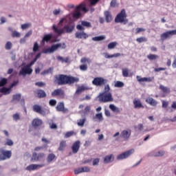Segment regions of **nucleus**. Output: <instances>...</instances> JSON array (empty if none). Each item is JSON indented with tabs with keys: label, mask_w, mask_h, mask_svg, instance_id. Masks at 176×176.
<instances>
[{
	"label": "nucleus",
	"mask_w": 176,
	"mask_h": 176,
	"mask_svg": "<svg viewBox=\"0 0 176 176\" xmlns=\"http://www.w3.org/2000/svg\"><path fill=\"white\" fill-rule=\"evenodd\" d=\"M98 1L100 0H85L82 3L76 7L72 14L73 19L78 20V19L82 16L80 12H83V13H87V12H89V9L86 8L89 3L90 6H94V5L98 3Z\"/></svg>",
	"instance_id": "1"
},
{
	"label": "nucleus",
	"mask_w": 176,
	"mask_h": 176,
	"mask_svg": "<svg viewBox=\"0 0 176 176\" xmlns=\"http://www.w3.org/2000/svg\"><path fill=\"white\" fill-rule=\"evenodd\" d=\"M79 78L68 76L65 74H57L54 76V83L58 86H63V85H74L78 83Z\"/></svg>",
	"instance_id": "2"
},
{
	"label": "nucleus",
	"mask_w": 176,
	"mask_h": 176,
	"mask_svg": "<svg viewBox=\"0 0 176 176\" xmlns=\"http://www.w3.org/2000/svg\"><path fill=\"white\" fill-rule=\"evenodd\" d=\"M54 32L57 34L58 36H61L63 34H71L75 30V23L69 22L67 25H65L63 28H58L56 25H52Z\"/></svg>",
	"instance_id": "3"
},
{
	"label": "nucleus",
	"mask_w": 176,
	"mask_h": 176,
	"mask_svg": "<svg viewBox=\"0 0 176 176\" xmlns=\"http://www.w3.org/2000/svg\"><path fill=\"white\" fill-rule=\"evenodd\" d=\"M115 23H123V24H127V23H129L126 10L122 9L120 12L117 14L115 18Z\"/></svg>",
	"instance_id": "4"
},
{
	"label": "nucleus",
	"mask_w": 176,
	"mask_h": 176,
	"mask_svg": "<svg viewBox=\"0 0 176 176\" xmlns=\"http://www.w3.org/2000/svg\"><path fill=\"white\" fill-rule=\"evenodd\" d=\"M98 98L100 102H112L113 101L111 93H101L98 96Z\"/></svg>",
	"instance_id": "5"
},
{
	"label": "nucleus",
	"mask_w": 176,
	"mask_h": 176,
	"mask_svg": "<svg viewBox=\"0 0 176 176\" xmlns=\"http://www.w3.org/2000/svg\"><path fill=\"white\" fill-rule=\"evenodd\" d=\"M60 47H62V49H65V43H58L53 45L51 46V47L43 50V53H44V54H47V53H54L56 52V50H57V49H60Z\"/></svg>",
	"instance_id": "6"
},
{
	"label": "nucleus",
	"mask_w": 176,
	"mask_h": 176,
	"mask_svg": "<svg viewBox=\"0 0 176 176\" xmlns=\"http://www.w3.org/2000/svg\"><path fill=\"white\" fill-rule=\"evenodd\" d=\"M107 83H108V80L104 79L102 77H96L92 80V85L99 87H101V86H105Z\"/></svg>",
	"instance_id": "7"
},
{
	"label": "nucleus",
	"mask_w": 176,
	"mask_h": 176,
	"mask_svg": "<svg viewBox=\"0 0 176 176\" xmlns=\"http://www.w3.org/2000/svg\"><path fill=\"white\" fill-rule=\"evenodd\" d=\"M12 157V151L3 150L0 148V162L8 160Z\"/></svg>",
	"instance_id": "8"
},
{
	"label": "nucleus",
	"mask_w": 176,
	"mask_h": 176,
	"mask_svg": "<svg viewBox=\"0 0 176 176\" xmlns=\"http://www.w3.org/2000/svg\"><path fill=\"white\" fill-rule=\"evenodd\" d=\"M135 152L134 148H131L129 151H126L117 156V160H123V159H127L129 156H131L133 153Z\"/></svg>",
	"instance_id": "9"
},
{
	"label": "nucleus",
	"mask_w": 176,
	"mask_h": 176,
	"mask_svg": "<svg viewBox=\"0 0 176 176\" xmlns=\"http://www.w3.org/2000/svg\"><path fill=\"white\" fill-rule=\"evenodd\" d=\"M80 63L83 65H80V71H87V65H85L86 63L90 64L91 63V60L89 58H82L80 60Z\"/></svg>",
	"instance_id": "10"
},
{
	"label": "nucleus",
	"mask_w": 176,
	"mask_h": 176,
	"mask_svg": "<svg viewBox=\"0 0 176 176\" xmlns=\"http://www.w3.org/2000/svg\"><path fill=\"white\" fill-rule=\"evenodd\" d=\"M84 27H85L86 28H91V23L86 21H82L81 25H77L76 28L80 31H85Z\"/></svg>",
	"instance_id": "11"
},
{
	"label": "nucleus",
	"mask_w": 176,
	"mask_h": 176,
	"mask_svg": "<svg viewBox=\"0 0 176 176\" xmlns=\"http://www.w3.org/2000/svg\"><path fill=\"white\" fill-rule=\"evenodd\" d=\"M174 34H175L174 30H169L164 33H162L160 35V38L162 41H166V39H168V38H171L173 35H175Z\"/></svg>",
	"instance_id": "12"
},
{
	"label": "nucleus",
	"mask_w": 176,
	"mask_h": 176,
	"mask_svg": "<svg viewBox=\"0 0 176 176\" xmlns=\"http://www.w3.org/2000/svg\"><path fill=\"white\" fill-rule=\"evenodd\" d=\"M79 149H80V141H76L72 146V153L76 154L79 152Z\"/></svg>",
	"instance_id": "13"
},
{
	"label": "nucleus",
	"mask_w": 176,
	"mask_h": 176,
	"mask_svg": "<svg viewBox=\"0 0 176 176\" xmlns=\"http://www.w3.org/2000/svg\"><path fill=\"white\" fill-rule=\"evenodd\" d=\"M44 158L45 154L43 153H40L38 154H37L36 153H34L32 157V160H35L36 162L43 160Z\"/></svg>",
	"instance_id": "14"
},
{
	"label": "nucleus",
	"mask_w": 176,
	"mask_h": 176,
	"mask_svg": "<svg viewBox=\"0 0 176 176\" xmlns=\"http://www.w3.org/2000/svg\"><path fill=\"white\" fill-rule=\"evenodd\" d=\"M56 109L58 112H63V113H67L68 112V109H65L64 102L58 103Z\"/></svg>",
	"instance_id": "15"
},
{
	"label": "nucleus",
	"mask_w": 176,
	"mask_h": 176,
	"mask_svg": "<svg viewBox=\"0 0 176 176\" xmlns=\"http://www.w3.org/2000/svg\"><path fill=\"white\" fill-rule=\"evenodd\" d=\"M45 166L44 164H30L27 166L26 170L28 171H34V170H39Z\"/></svg>",
	"instance_id": "16"
},
{
	"label": "nucleus",
	"mask_w": 176,
	"mask_h": 176,
	"mask_svg": "<svg viewBox=\"0 0 176 176\" xmlns=\"http://www.w3.org/2000/svg\"><path fill=\"white\" fill-rule=\"evenodd\" d=\"M51 96L52 97H57V96L64 97V91L62 90L61 88L56 89L52 92Z\"/></svg>",
	"instance_id": "17"
},
{
	"label": "nucleus",
	"mask_w": 176,
	"mask_h": 176,
	"mask_svg": "<svg viewBox=\"0 0 176 176\" xmlns=\"http://www.w3.org/2000/svg\"><path fill=\"white\" fill-rule=\"evenodd\" d=\"M130 135H131V131L130 129L124 130L120 134V137L124 138L125 141H127L130 138Z\"/></svg>",
	"instance_id": "18"
},
{
	"label": "nucleus",
	"mask_w": 176,
	"mask_h": 176,
	"mask_svg": "<svg viewBox=\"0 0 176 176\" xmlns=\"http://www.w3.org/2000/svg\"><path fill=\"white\" fill-rule=\"evenodd\" d=\"M32 68L28 65H25L23 67V77L24 78L25 75H31L32 74Z\"/></svg>",
	"instance_id": "19"
},
{
	"label": "nucleus",
	"mask_w": 176,
	"mask_h": 176,
	"mask_svg": "<svg viewBox=\"0 0 176 176\" xmlns=\"http://www.w3.org/2000/svg\"><path fill=\"white\" fill-rule=\"evenodd\" d=\"M33 111L34 112H36V113H40V115H46V111L42 109V107L38 104H34L33 106Z\"/></svg>",
	"instance_id": "20"
},
{
	"label": "nucleus",
	"mask_w": 176,
	"mask_h": 176,
	"mask_svg": "<svg viewBox=\"0 0 176 176\" xmlns=\"http://www.w3.org/2000/svg\"><path fill=\"white\" fill-rule=\"evenodd\" d=\"M90 171V168L87 166H84L82 168H78L74 170V174L76 175L80 174V173H89Z\"/></svg>",
	"instance_id": "21"
},
{
	"label": "nucleus",
	"mask_w": 176,
	"mask_h": 176,
	"mask_svg": "<svg viewBox=\"0 0 176 176\" xmlns=\"http://www.w3.org/2000/svg\"><path fill=\"white\" fill-rule=\"evenodd\" d=\"M76 38H77L78 39H82V38H83L84 39H87V38H89V35H87V34H86V32H85L84 31L82 32H76Z\"/></svg>",
	"instance_id": "22"
},
{
	"label": "nucleus",
	"mask_w": 176,
	"mask_h": 176,
	"mask_svg": "<svg viewBox=\"0 0 176 176\" xmlns=\"http://www.w3.org/2000/svg\"><path fill=\"white\" fill-rule=\"evenodd\" d=\"M42 123H43L42 120L39 118H35L32 122V126H33L34 129H36V127H39V126H41Z\"/></svg>",
	"instance_id": "23"
},
{
	"label": "nucleus",
	"mask_w": 176,
	"mask_h": 176,
	"mask_svg": "<svg viewBox=\"0 0 176 176\" xmlns=\"http://www.w3.org/2000/svg\"><path fill=\"white\" fill-rule=\"evenodd\" d=\"M146 102H147V104H149V105H151V107H156V105H157V101L153 99V98L151 97H148L146 99Z\"/></svg>",
	"instance_id": "24"
},
{
	"label": "nucleus",
	"mask_w": 176,
	"mask_h": 176,
	"mask_svg": "<svg viewBox=\"0 0 176 176\" xmlns=\"http://www.w3.org/2000/svg\"><path fill=\"white\" fill-rule=\"evenodd\" d=\"M36 94L38 98H45L46 97V92L43 89H37Z\"/></svg>",
	"instance_id": "25"
},
{
	"label": "nucleus",
	"mask_w": 176,
	"mask_h": 176,
	"mask_svg": "<svg viewBox=\"0 0 176 176\" xmlns=\"http://www.w3.org/2000/svg\"><path fill=\"white\" fill-rule=\"evenodd\" d=\"M85 90H89V87L85 85L79 86L76 91V94H81V93H83Z\"/></svg>",
	"instance_id": "26"
},
{
	"label": "nucleus",
	"mask_w": 176,
	"mask_h": 176,
	"mask_svg": "<svg viewBox=\"0 0 176 176\" xmlns=\"http://www.w3.org/2000/svg\"><path fill=\"white\" fill-rule=\"evenodd\" d=\"M136 79L140 83L142 82H152V78L146 77L141 78L140 76H137Z\"/></svg>",
	"instance_id": "27"
},
{
	"label": "nucleus",
	"mask_w": 176,
	"mask_h": 176,
	"mask_svg": "<svg viewBox=\"0 0 176 176\" xmlns=\"http://www.w3.org/2000/svg\"><path fill=\"white\" fill-rule=\"evenodd\" d=\"M104 17L107 23H111L113 20L112 14H111V12L109 11L104 12Z\"/></svg>",
	"instance_id": "28"
},
{
	"label": "nucleus",
	"mask_w": 176,
	"mask_h": 176,
	"mask_svg": "<svg viewBox=\"0 0 176 176\" xmlns=\"http://www.w3.org/2000/svg\"><path fill=\"white\" fill-rule=\"evenodd\" d=\"M133 105L134 108H144V106L142 105V103H141V100L139 99L135 98L133 100Z\"/></svg>",
	"instance_id": "29"
},
{
	"label": "nucleus",
	"mask_w": 176,
	"mask_h": 176,
	"mask_svg": "<svg viewBox=\"0 0 176 176\" xmlns=\"http://www.w3.org/2000/svg\"><path fill=\"white\" fill-rule=\"evenodd\" d=\"M0 93H3L4 96H7V94H10V93H12V89L10 87L8 88L3 87L0 89Z\"/></svg>",
	"instance_id": "30"
},
{
	"label": "nucleus",
	"mask_w": 176,
	"mask_h": 176,
	"mask_svg": "<svg viewBox=\"0 0 176 176\" xmlns=\"http://www.w3.org/2000/svg\"><path fill=\"white\" fill-rule=\"evenodd\" d=\"M56 58H57L58 61H60L62 63H65L66 64H68V63H71L69 57H66L64 58H63V56H58L56 57Z\"/></svg>",
	"instance_id": "31"
},
{
	"label": "nucleus",
	"mask_w": 176,
	"mask_h": 176,
	"mask_svg": "<svg viewBox=\"0 0 176 176\" xmlns=\"http://www.w3.org/2000/svg\"><path fill=\"white\" fill-rule=\"evenodd\" d=\"M113 155H107L104 158V163H111V162H113Z\"/></svg>",
	"instance_id": "32"
},
{
	"label": "nucleus",
	"mask_w": 176,
	"mask_h": 176,
	"mask_svg": "<svg viewBox=\"0 0 176 176\" xmlns=\"http://www.w3.org/2000/svg\"><path fill=\"white\" fill-rule=\"evenodd\" d=\"M56 159L57 157H56V155H54V153H50L47 157V163H52L53 160H56Z\"/></svg>",
	"instance_id": "33"
},
{
	"label": "nucleus",
	"mask_w": 176,
	"mask_h": 176,
	"mask_svg": "<svg viewBox=\"0 0 176 176\" xmlns=\"http://www.w3.org/2000/svg\"><path fill=\"white\" fill-rule=\"evenodd\" d=\"M120 56H122V54H120V53H116V54H113L111 55H109L108 53H104L105 58H113V57L118 58V57H120Z\"/></svg>",
	"instance_id": "34"
},
{
	"label": "nucleus",
	"mask_w": 176,
	"mask_h": 176,
	"mask_svg": "<svg viewBox=\"0 0 176 176\" xmlns=\"http://www.w3.org/2000/svg\"><path fill=\"white\" fill-rule=\"evenodd\" d=\"M65 146H67V142L65 140L60 141L58 151H64V149H65Z\"/></svg>",
	"instance_id": "35"
},
{
	"label": "nucleus",
	"mask_w": 176,
	"mask_h": 176,
	"mask_svg": "<svg viewBox=\"0 0 176 176\" xmlns=\"http://www.w3.org/2000/svg\"><path fill=\"white\" fill-rule=\"evenodd\" d=\"M109 108L113 112H116V113H120V109H119V107H116V106H115L114 104H110Z\"/></svg>",
	"instance_id": "36"
},
{
	"label": "nucleus",
	"mask_w": 176,
	"mask_h": 176,
	"mask_svg": "<svg viewBox=\"0 0 176 176\" xmlns=\"http://www.w3.org/2000/svg\"><path fill=\"white\" fill-rule=\"evenodd\" d=\"M160 89L163 91V93H166V94H168V93H170V88L167 87H164V85H160Z\"/></svg>",
	"instance_id": "37"
},
{
	"label": "nucleus",
	"mask_w": 176,
	"mask_h": 176,
	"mask_svg": "<svg viewBox=\"0 0 176 176\" xmlns=\"http://www.w3.org/2000/svg\"><path fill=\"white\" fill-rule=\"evenodd\" d=\"M148 60H150V61H152L153 60H157L159 58V56L157 54H150L147 55Z\"/></svg>",
	"instance_id": "38"
},
{
	"label": "nucleus",
	"mask_w": 176,
	"mask_h": 176,
	"mask_svg": "<svg viewBox=\"0 0 176 176\" xmlns=\"http://www.w3.org/2000/svg\"><path fill=\"white\" fill-rule=\"evenodd\" d=\"M52 38H53V36L52 34H45L42 40L43 43H44V42H49V41H50Z\"/></svg>",
	"instance_id": "39"
},
{
	"label": "nucleus",
	"mask_w": 176,
	"mask_h": 176,
	"mask_svg": "<svg viewBox=\"0 0 176 176\" xmlns=\"http://www.w3.org/2000/svg\"><path fill=\"white\" fill-rule=\"evenodd\" d=\"M49 74H53V67H50L47 69L44 70L41 73V75H49Z\"/></svg>",
	"instance_id": "40"
},
{
	"label": "nucleus",
	"mask_w": 176,
	"mask_h": 176,
	"mask_svg": "<svg viewBox=\"0 0 176 176\" xmlns=\"http://www.w3.org/2000/svg\"><path fill=\"white\" fill-rule=\"evenodd\" d=\"M94 119H98L99 122H102V120H104V117H102V113H96Z\"/></svg>",
	"instance_id": "41"
},
{
	"label": "nucleus",
	"mask_w": 176,
	"mask_h": 176,
	"mask_svg": "<svg viewBox=\"0 0 176 176\" xmlns=\"http://www.w3.org/2000/svg\"><path fill=\"white\" fill-rule=\"evenodd\" d=\"M104 39H105V36H95L92 38V41H94L95 42L104 41Z\"/></svg>",
	"instance_id": "42"
},
{
	"label": "nucleus",
	"mask_w": 176,
	"mask_h": 176,
	"mask_svg": "<svg viewBox=\"0 0 176 176\" xmlns=\"http://www.w3.org/2000/svg\"><path fill=\"white\" fill-rule=\"evenodd\" d=\"M117 45H118V43L116 41H114L109 43L107 45V47L109 50H112V49H115V47H116Z\"/></svg>",
	"instance_id": "43"
},
{
	"label": "nucleus",
	"mask_w": 176,
	"mask_h": 176,
	"mask_svg": "<svg viewBox=\"0 0 176 176\" xmlns=\"http://www.w3.org/2000/svg\"><path fill=\"white\" fill-rule=\"evenodd\" d=\"M72 135H76V133L74 131H68L65 135V138H69V137H72Z\"/></svg>",
	"instance_id": "44"
},
{
	"label": "nucleus",
	"mask_w": 176,
	"mask_h": 176,
	"mask_svg": "<svg viewBox=\"0 0 176 176\" xmlns=\"http://www.w3.org/2000/svg\"><path fill=\"white\" fill-rule=\"evenodd\" d=\"M8 85V79L3 78L0 80V87H3V86H6Z\"/></svg>",
	"instance_id": "45"
},
{
	"label": "nucleus",
	"mask_w": 176,
	"mask_h": 176,
	"mask_svg": "<svg viewBox=\"0 0 176 176\" xmlns=\"http://www.w3.org/2000/svg\"><path fill=\"white\" fill-rule=\"evenodd\" d=\"M110 91H111V87H109V84H107L104 86V91L102 93L108 94V93H111L109 92Z\"/></svg>",
	"instance_id": "46"
},
{
	"label": "nucleus",
	"mask_w": 176,
	"mask_h": 176,
	"mask_svg": "<svg viewBox=\"0 0 176 176\" xmlns=\"http://www.w3.org/2000/svg\"><path fill=\"white\" fill-rule=\"evenodd\" d=\"M12 38H20V36H21V34L17 31H12Z\"/></svg>",
	"instance_id": "47"
},
{
	"label": "nucleus",
	"mask_w": 176,
	"mask_h": 176,
	"mask_svg": "<svg viewBox=\"0 0 176 176\" xmlns=\"http://www.w3.org/2000/svg\"><path fill=\"white\" fill-rule=\"evenodd\" d=\"M122 76H124V78H128L129 69H127V68L122 69Z\"/></svg>",
	"instance_id": "48"
},
{
	"label": "nucleus",
	"mask_w": 176,
	"mask_h": 176,
	"mask_svg": "<svg viewBox=\"0 0 176 176\" xmlns=\"http://www.w3.org/2000/svg\"><path fill=\"white\" fill-rule=\"evenodd\" d=\"M124 86V83L122 81H117L116 82L114 87H123Z\"/></svg>",
	"instance_id": "49"
},
{
	"label": "nucleus",
	"mask_w": 176,
	"mask_h": 176,
	"mask_svg": "<svg viewBox=\"0 0 176 176\" xmlns=\"http://www.w3.org/2000/svg\"><path fill=\"white\" fill-rule=\"evenodd\" d=\"M39 45L38 44V42L34 43V46H33V52H39Z\"/></svg>",
	"instance_id": "50"
},
{
	"label": "nucleus",
	"mask_w": 176,
	"mask_h": 176,
	"mask_svg": "<svg viewBox=\"0 0 176 176\" xmlns=\"http://www.w3.org/2000/svg\"><path fill=\"white\" fill-rule=\"evenodd\" d=\"M86 122V118L80 119L79 122H77L78 126H80L81 127H83L85 126V123Z\"/></svg>",
	"instance_id": "51"
},
{
	"label": "nucleus",
	"mask_w": 176,
	"mask_h": 176,
	"mask_svg": "<svg viewBox=\"0 0 176 176\" xmlns=\"http://www.w3.org/2000/svg\"><path fill=\"white\" fill-rule=\"evenodd\" d=\"M146 41H148V40L145 37H139V38H136V41L138 43H142V42H146Z\"/></svg>",
	"instance_id": "52"
},
{
	"label": "nucleus",
	"mask_w": 176,
	"mask_h": 176,
	"mask_svg": "<svg viewBox=\"0 0 176 176\" xmlns=\"http://www.w3.org/2000/svg\"><path fill=\"white\" fill-rule=\"evenodd\" d=\"M14 144V143L13 142V140L10 139H7L5 145H7L8 146H13Z\"/></svg>",
	"instance_id": "53"
},
{
	"label": "nucleus",
	"mask_w": 176,
	"mask_h": 176,
	"mask_svg": "<svg viewBox=\"0 0 176 176\" xmlns=\"http://www.w3.org/2000/svg\"><path fill=\"white\" fill-rule=\"evenodd\" d=\"M12 43L10 41H8L5 45V49L6 50H10L12 49Z\"/></svg>",
	"instance_id": "54"
},
{
	"label": "nucleus",
	"mask_w": 176,
	"mask_h": 176,
	"mask_svg": "<svg viewBox=\"0 0 176 176\" xmlns=\"http://www.w3.org/2000/svg\"><path fill=\"white\" fill-rule=\"evenodd\" d=\"M12 98L14 101H20L21 96L19 94H16L13 96Z\"/></svg>",
	"instance_id": "55"
},
{
	"label": "nucleus",
	"mask_w": 176,
	"mask_h": 176,
	"mask_svg": "<svg viewBox=\"0 0 176 176\" xmlns=\"http://www.w3.org/2000/svg\"><path fill=\"white\" fill-rule=\"evenodd\" d=\"M49 104L50 105H51V107H54L57 104V100L54 99H52L50 100Z\"/></svg>",
	"instance_id": "56"
},
{
	"label": "nucleus",
	"mask_w": 176,
	"mask_h": 176,
	"mask_svg": "<svg viewBox=\"0 0 176 176\" xmlns=\"http://www.w3.org/2000/svg\"><path fill=\"white\" fill-rule=\"evenodd\" d=\"M135 34L137 35L138 34H140V32H144L145 31V29L142 28H138L135 29Z\"/></svg>",
	"instance_id": "57"
},
{
	"label": "nucleus",
	"mask_w": 176,
	"mask_h": 176,
	"mask_svg": "<svg viewBox=\"0 0 176 176\" xmlns=\"http://www.w3.org/2000/svg\"><path fill=\"white\" fill-rule=\"evenodd\" d=\"M36 86H38V87H43V86H46V83L43 82H37L35 83Z\"/></svg>",
	"instance_id": "58"
},
{
	"label": "nucleus",
	"mask_w": 176,
	"mask_h": 176,
	"mask_svg": "<svg viewBox=\"0 0 176 176\" xmlns=\"http://www.w3.org/2000/svg\"><path fill=\"white\" fill-rule=\"evenodd\" d=\"M163 155H164V151H158V153L157 154L154 155V156L155 157H158L163 156Z\"/></svg>",
	"instance_id": "59"
},
{
	"label": "nucleus",
	"mask_w": 176,
	"mask_h": 176,
	"mask_svg": "<svg viewBox=\"0 0 176 176\" xmlns=\"http://www.w3.org/2000/svg\"><path fill=\"white\" fill-rule=\"evenodd\" d=\"M13 119L14 120H16V122H17V120H20V115L19 113L14 114Z\"/></svg>",
	"instance_id": "60"
},
{
	"label": "nucleus",
	"mask_w": 176,
	"mask_h": 176,
	"mask_svg": "<svg viewBox=\"0 0 176 176\" xmlns=\"http://www.w3.org/2000/svg\"><path fill=\"white\" fill-rule=\"evenodd\" d=\"M100 163V159L96 158L93 160V166H98V164Z\"/></svg>",
	"instance_id": "61"
},
{
	"label": "nucleus",
	"mask_w": 176,
	"mask_h": 176,
	"mask_svg": "<svg viewBox=\"0 0 176 176\" xmlns=\"http://www.w3.org/2000/svg\"><path fill=\"white\" fill-rule=\"evenodd\" d=\"M162 108H167V107H168V102L166 101V100H162Z\"/></svg>",
	"instance_id": "62"
},
{
	"label": "nucleus",
	"mask_w": 176,
	"mask_h": 176,
	"mask_svg": "<svg viewBox=\"0 0 176 176\" xmlns=\"http://www.w3.org/2000/svg\"><path fill=\"white\" fill-rule=\"evenodd\" d=\"M31 27V23H24L23 25V30H27L28 28H30Z\"/></svg>",
	"instance_id": "63"
},
{
	"label": "nucleus",
	"mask_w": 176,
	"mask_h": 176,
	"mask_svg": "<svg viewBox=\"0 0 176 176\" xmlns=\"http://www.w3.org/2000/svg\"><path fill=\"white\" fill-rule=\"evenodd\" d=\"M32 35V30H30L24 36L25 39H27V38H30Z\"/></svg>",
	"instance_id": "64"
}]
</instances>
